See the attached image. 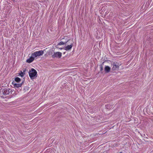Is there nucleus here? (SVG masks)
Masks as SVG:
<instances>
[{"mask_svg": "<svg viewBox=\"0 0 153 153\" xmlns=\"http://www.w3.org/2000/svg\"><path fill=\"white\" fill-rule=\"evenodd\" d=\"M37 74V71L33 68H32L29 72V76L31 79H33L35 77H36Z\"/></svg>", "mask_w": 153, "mask_h": 153, "instance_id": "nucleus-1", "label": "nucleus"}, {"mask_svg": "<svg viewBox=\"0 0 153 153\" xmlns=\"http://www.w3.org/2000/svg\"><path fill=\"white\" fill-rule=\"evenodd\" d=\"M44 53V51L42 50L39 51H36L32 54V56H33L35 58L38 56L42 55Z\"/></svg>", "mask_w": 153, "mask_h": 153, "instance_id": "nucleus-2", "label": "nucleus"}, {"mask_svg": "<svg viewBox=\"0 0 153 153\" xmlns=\"http://www.w3.org/2000/svg\"><path fill=\"white\" fill-rule=\"evenodd\" d=\"M11 92V90L10 89H8L7 88L4 89L2 91V92L4 95H7L9 94L10 92Z\"/></svg>", "mask_w": 153, "mask_h": 153, "instance_id": "nucleus-3", "label": "nucleus"}, {"mask_svg": "<svg viewBox=\"0 0 153 153\" xmlns=\"http://www.w3.org/2000/svg\"><path fill=\"white\" fill-rule=\"evenodd\" d=\"M62 53L61 52H56L54 53L53 55V57H58L60 58L62 56Z\"/></svg>", "mask_w": 153, "mask_h": 153, "instance_id": "nucleus-4", "label": "nucleus"}, {"mask_svg": "<svg viewBox=\"0 0 153 153\" xmlns=\"http://www.w3.org/2000/svg\"><path fill=\"white\" fill-rule=\"evenodd\" d=\"M23 82H22L20 84L16 83H15V82H13L12 84L13 85L14 87L18 88L19 87H20L22 86Z\"/></svg>", "mask_w": 153, "mask_h": 153, "instance_id": "nucleus-5", "label": "nucleus"}, {"mask_svg": "<svg viewBox=\"0 0 153 153\" xmlns=\"http://www.w3.org/2000/svg\"><path fill=\"white\" fill-rule=\"evenodd\" d=\"M112 70H117L119 67L118 64L114 62L113 64Z\"/></svg>", "mask_w": 153, "mask_h": 153, "instance_id": "nucleus-6", "label": "nucleus"}, {"mask_svg": "<svg viewBox=\"0 0 153 153\" xmlns=\"http://www.w3.org/2000/svg\"><path fill=\"white\" fill-rule=\"evenodd\" d=\"M35 57L32 56V54L31 56L30 57V58L26 60V62H27L28 63H30L32 62L34 60Z\"/></svg>", "mask_w": 153, "mask_h": 153, "instance_id": "nucleus-7", "label": "nucleus"}, {"mask_svg": "<svg viewBox=\"0 0 153 153\" xmlns=\"http://www.w3.org/2000/svg\"><path fill=\"white\" fill-rule=\"evenodd\" d=\"M111 68L108 66H105V71L106 73H108L110 72Z\"/></svg>", "mask_w": 153, "mask_h": 153, "instance_id": "nucleus-8", "label": "nucleus"}, {"mask_svg": "<svg viewBox=\"0 0 153 153\" xmlns=\"http://www.w3.org/2000/svg\"><path fill=\"white\" fill-rule=\"evenodd\" d=\"M72 47V45H68L65 48V49L66 51H68L71 49Z\"/></svg>", "mask_w": 153, "mask_h": 153, "instance_id": "nucleus-9", "label": "nucleus"}, {"mask_svg": "<svg viewBox=\"0 0 153 153\" xmlns=\"http://www.w3.org/2000/svg\"><path fill=\"white\" fill-rule=\"evenodd\" d=\"M15 80L16 82H19L21 81V79L20 78L16 77L15 78Z\"/></svg>", "mask_w": 153, "mask_h": 153, "instance_id": "nucleus-10", "label": "nucleus"}, {"mask_svg": "<svg viewBox=\"0 0 153 153\" xmlns=\"http://www.w3.org/2000/svg\"><path fill=\"white\" fill-rule=\"evenodd\" d=\"M67 43V42H61L58 43V45H61L66 44Z\"/></svg>", "mask_w": 153, "mask_h": 153, "instance_id": "nucleus-11", "label": "nucleus"}, {"mask_svg": "<svg viewBox=\"0 0 153 153\" xmlns=\"http://www.w3.org/2000/svg\"><path fill=\"white\" fill-rule=\"evenodd\" d=\"M24 74L22 71H21V72L19 73V75L20 76H21L22 77L24 75Z\"/></svg>", "mask_w": 153, "mask_h": 153, "instance_id": "nucleus-12", "label": "nucleus"}, {"mask_svg": "<svg viewBox=\"0 0 153 153\" xmlns=\"http://www.w3.org/2000/svg\"><path fill=\"white\" fill-rule=\"evenodd\" d=\"M106 108H107V109H109V108H110V106H109V105H106L105 106Z\"/></svg>", "mask_w": 153, "mask_h": 153, "instance_id": "nucleus-13", "label": "nucleus"}, {"mask_svg": "<svg viewBox=\"0 0 153 153\" xmlns=\"http://www.w3.org/2000/svg\"><path fill=\"white\" fill-rule=\"evenodd\" d=\"M102 67H101L100 68V70L102 71Z\"/></svg>", "mask_w": 153, "mask_h": 153, "instance_id": "nucleus-14", "label": "nucleus"}]
</instances>
